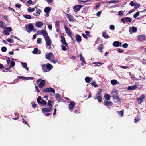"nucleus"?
<instances>
[{"label":"nucleus","mask_w":146,"mask_h":146,"mask_svg":"<svg viewBox=\"0 0 146 146\" xmlns=\"http://www.w3.org/2000/svg\"><path fill=\"white\" fill-rule=\"evenodd\" d=\"M92 79V78L91 79ZM85 81L87 83H89L90 82V81L92 80H90V78L88 77H86V78H85Z\"/></svg>","instance_id":"7c9ffc66"},{"label":"nucleus","mask_w":146,"mask_h":146,"mask_svg":"<svg viewBox=\"0 0 146 146\" xmlns=\"http://www.w3.org/2000/svg\"><path fill=\"white\" fill-rule=\"evenodd\" d=\"M137 37L139 42H143L146 40V36L145 34H141L138 35Z\"/></svg>","instance_id":"39448f33"},{"label":"nucleus","mask_w":146,"mask_h":146,"mask_svg":"<svg viewBox=\"0 0 146 146\" xmlns=\"http://www.w3.org/2000/svg\"><path fill=\"white\" fill-rule=\"evenodd\" d=\"M117 82L116 80H112L111 81V83L113 85H115L117 84Z\"/></svg>","instance_id":"ea45409f"},{"label":"nucleus","mask_w":146,"mask_h":146,"mask_svg":"<svg viewBox=\"0 0 146 146\" xmlns=\"http://www.w3.org/2000/svg\"><path fill=\"white\" fill-rule=\"evenodd\" d=\"M65 29V31L66 33L67 34L68 36H69L70 38L72 40L73 39V38L72 36V33L70 31L69 28H64Z\"/></svg>","instance_id":"9b49d317"},{"label":"nucleus","mask_w":146,"mask_h":146,"mask_svg":"<svg viewBox=\"0 0 146 146\" xmlns=\"http://www.w3.org/2000/svg\"><path fill=\"white\" fill-rule=\"evenodd\" d=\"M43 25V23L41 22H37L36 23V26L38 27H41Z\"/></svg>","instance_id":"4be33fe9"},{"label":"nucleus","mask_w":146,"mask_h":146,"mask_svg":"<svg viewBox=\"0 0 146 146\" xmlns=\"http://www.w3.org/2000/svg\"><path fill=\"white\" fill-rule=\"evenodd\" d=\"M41 12V10L40 9L36 8V12L37 13V15H35V16L39 15Z\"/></svg>","instance_id":"2f4dec72"},{"label":"nucleus","mask_w":146,"mask_h":146,"mask_svg":"<svg viewBox=\"0 0 146 146\" xmlns=\"http://www.w3.org/2000/svg\"><path fill=\"white\" fill-rule=\"evenodd\" d=\"M140 6V5L138 3H136L134 6V8L135 9H137L139 8Z\"/></svg>","instance_id":"3c124183"},{"label":"nucleus","mask_w":146,"mask_h":146,"mask_svg":"<svg viewBox=\"0 0 146 146\" xmlns=\"http://www.w3.org/2000/svg\"><path fill=\"white\" fill-rule=\"evenodd\" d=\"M24 17L27 19H30L31 18V17L29 15H24Z\"/></svg>","instance_id":"de8ad7c7"},{"label":"nucleus","mask_w":146,"mask_h":146,"mask_svg":"<svg viewBox=\"0 0 146 146\" xmlns=\"http://www.w3.org/2000/svg\"><path fill=\"white\" fill-rule=\"evenodd\" d=\"M52 101L49 100L47 103V105L49 108H44L42 109L43 111L48 112L51 111L52 110V105L51 104Z\"/></svg>","instance_id":"f03ea898"},{"label":"nucleus","mask_w":146,"mask_h":146,"mask_svg":"<svg viewBox=\"0 0 146 146\" xmlns=\"http://www.w3.org/2000/svg\"><path fill=\"white\" fill-rule=\"evenodd\" d=\"M43 92H50L54 93L55 92V90L54 89L52 88H46L45 89L43 90Z\"/></svg>","instance_id":"0eeeda50"},{"label":"nucleus","mask_w":146,"mask_h":146,"mask_svg":"<svg viewBox=\"0 0 146 146\" xmlns=\"http://www.w3.org/2000/svg\"><path fill=\"white\" fill-rule=\"evenodd\" d=\"M139 117L138 116L135 119H134V122L135 123H136L137 121H139Z\"/></svg>","instance_id":"5fc2aeb1"},{"label":"nucleus","mask_w":146,"mask_h":146,"mask_svg":"<svg viewBox=\"0 0 146 146\" xmlns=\"http://www.w3.org/2000/svg\"><path fill=\"white\" fill-rule=\"evenodd\" d=\"M33 29L34 28H25V30L28 33H30L32 31Z\"/></svg>","instance_id":"f704fd0d"},{"label":"nucleus","mask_w":146,"mask_h":146,"mask_svg":"<svg viewBox=\"0 0 146 146\" xmlns=\"http://www.w3.org/2000/svg\"><path fill=\"white\" fill-rule=\"evenodd\" d=\"M34 26L33 24H27L25 27H33Z\"/></svg>","instance_id":"a18cd8bd"},{"label":"nucleus","mask_w":146,"mask_h":146,"mask_svg":"<svg viewBox=\"0 0 146 146\" xmlns=\"http://www.w3.org/2000/svg\"><path fill=\"white\" fill-rule=\"evenodd\" d=\"M106 32L103 33L102 36L106 39L108 38L109 36L105 34Z\"/></svg>","instance_id":"58836bf2"},{"label":"nucleus","mask_w":146,"mask_h":146,"mask_svg":"<svg viewBox=\"0 0 146 146\" xmlns=\"http://www.w3.org/2000/svg\"><path fill=\"white\" fill-rule=\"evenodd\" d=\"M46 102L44 101L43 99H42L40 103V104H41L42 106H43L46 104Z\"/></svg>","instance_id":"c85d7f7f"},{"label":"nucleus","mask_w":146,"mask_h":146,"mask_svg":"<svg viewBox=\"0 0 146 146\" xmlns=\"http://www.w3.org/2000/svg\"><path fill=\"white\" fill-rule=\"evenodd\" d=\"M117 51L119 53H122L124 52V50H123L120 48H118L117 50Z\"/></svg>","instance_id":"bf43d9fd"},{"label":"nucleus","mask_w":146,"mask_h":146,"mask_svg":"<svg viewBox=\"0 0 146 146\" xmlns=\"http://www.w3.org/2000/svg\"><path fill=\"white\" fill-rule=\"evenodd\" d=\"M138 86L136 85H134L132 86H129L127 88V89L129 90H131L137 89Z\"/></svg>","instance_id":"ddd939ff"},{"label":"nucleus","mask_w":146,"mask_h":146,"mask_svg":"<svg viewBox=\"0 0 146 146\" xmlns=\"http://www.w3.org/2000/svg\"><path fill=\"white\" fill-rule=\"evenodd\" d=\"M28 11L29 12H32L35 10L34 8H31V7H29L27 9Z\"/></svg>","instance_id":"4c0bfd02"},{"label":"nucleus","mask_w":146,"mask_h":146,"mask_svg":"<svg viewBox=\"0 0 146 146\" xmlns=\"http://www.w3.org/2000/svg\"><path fill=\"white\" fill-rule=\"evenodd\" d=\"M139 15V12H137L136 13L133 15L134 18H136Z\"/></svg>","instance_id":"8fccbe9b"},{"label":"nucleus","mask_w":146,"mask_h":146,"mask_svg":"<svg viewBox=\"0 0 146 146\" xmlns=\"http://www.w3.org/2000/svg\"><path fill=\"white\" fill-rule=\"evenodd\" d=\"M53 68V66L49 63H47L46 64H42V69L43 71L44 72L50 71Z\"/></svg>","instance_id":"f257e3e1"},{"label":"nucleus","mask_w":146,"mask_h":146,"mask_svg":"<svg viewBox=\"0 0 146 146\" xmlns=\"http://www.w3.org/2000/svg\"><path fill=\"white\" fill-rule=\"evenodd\" d=\"M42 40L41 38H38L37 43V44H40L41 43Z\"/></svg>","instance_id":"e2e57ef3"},{"label":"nucleus","mask_w":146,"mask_h":146,"mask_svg":"<svg viewBox=\"0 0 146 146\" xmlns=\"http://www.w3.org/2000/svg\"><path fill=\"white\" fill-rule=\"evenodd\" d=\"M19 79H22L24 80H26V77L24 76H19L17 77V79H15L14 81L15 82H16Z\"/></svg>","instance_id":"5701e85b"},{"label":"nucleus","mask_w":146,"mask_h":146,"mask_svg":"<svg viewBox=\"0 0 146 146\" xmlns=\"http://www.w3.org/2000/svg\"><path fill=\"white\" fill-rule=\"evenodd\" d=\"M15 65V62L14 61H12L10 63V65L9 66L10 68H11V67H14Z\"/></svg>","instance_id":"473e14b6"},{"label":"nucleus","mask_w":146,"mask_h":146,"mask_svg":"<svg viewBox=\"0 0 146 146\" xmlns=\"http://www.w3.org/2000/svg\"><path fill=\"white\" fill-rule=\"evenodd\" d=\"M93 64H99V65H97L96 66H99L101 65H102L103 64V63H102L100 62H94L92 63Z\"/></svg>","instance_id":"49530a36"},{"label":"nucleus","mask_w":146,"mask_h":146,"mask_svg":"<svg viewBox=\"0 0 146 146\" xmlns=\"http://www.w3.org/2000/svg\"><path fill=\"white\" fill-rule=\"evenodd\" d=\"M123 12L122 11H120L119 12L118 15L119 16H122L123 15Z\"/></svg>","instance_id":"69168bd1"},{"label":"nucleus","mask_w":146,"mask_h":146,"mask_svg":"<svg viewBox=\"0 0 146 146\" xmlns=\"http://www.w3.org/2000/svg\"><path fill=\"white\" fill-rule=\"evenodd\" d=\"M75 38L77 42L80 43L82 41V38L81 36L78 34H77L75 36Z\"/></svg>","instance_id":"dca6fc26"},{"label":"nucleus","mask_w":146,"mask_h":146,"mask_svg":"<svg viewBox=\"0 0 146 146\" xmlns=\"http://www.w3.org/2000/svg\"><path fill=\"white\" fill-rule=\"evenodd\" d=\"M122 43L121 42L117 41H115L113 42V45L115 47H121L122 46Z\"/></svg>","instance_id":"9d476101"},{"label":"nucleus","mask_w":146,"mask_h":146,"mask_svg":"<svg viewBox=\"0 0 146 146\" xmlns=\"http://www.w3.org/2000/svg\"><path fill=\"white\" fill-rule=\"evenodd\" d=\"M145 97V95L143 94H142L139 98H137V100L139 104H140L143 101V100L144 99Z\"/></svg>","instance_id":"6e6552de"},{"label":"nucleus","mask_w":146,"mask_h":146,"mask_svg":"<svg viewBox=\"0 0 146 146\" xmlns=\"http://www.w3.org/2000/svg\"><path fill=\"white\" fill-rule=\"evenodd\" d=\"M41 97L40 96H38L37 98V102L39 103L40 104L41 102Z\"/></svg>","instance_id":"09e8293b"},{"label":"nucleus","mask_w":146,"mask_h":146,"mask_svg":"<svg viewBox=\"0 0 146 146\" xmlns=\"http://www.w3.org/2000/svg\"><path fill=\"white\" fill-rule=\"evenodd\" d=\"M117 113L121 116V117L123 116L124 113L123 110H122L120 111H117Z\"/></svg>","instance_id":"72a5a7b5"},{"label":"nucleus","mask_w":146,"mask_h":146,"mask_svg":"<svg viewBox=\"0 0 146 146\" xmlns=\"http://www.w3.org/2000/svg\"><path fill=\"white\" fill-rule=\"evenodd\" d=\"M51 10V8L49 7H46L44 9L45 12L47 13H48Z\"/></svg>","instance_id":"c756f323"},{"label":"nucleus","mask_w":146,"mask_h":146,"mask_svg":"<svg viewBox=\"0 0 146 146\" xmlns=\"http://www.w3.org/2000/svg\"><path fill=\"white\" fill-rule=\"evenodd\" d=\"M66 17L68 19L69 21H73L72 17L71 15L66 14Z\"/></svg>","instance_id":"b1692460"},{"label":"nucleus","mask_w":146,"mask_h":146,"mask_svg":"<svg viewBox=\"0 0 146 146\" xmlns=\"http://www.w3.org/2000/svg\"><path fill=\"white\" fill-rule=\"evenodd\" d=\"M119 1L118 0H113L109 2H106V3H117Z\"/></svg>","instance_id":"c9c22d12"},{"label":"nucleus","mask_w":146,"mask_h":146,"mask_svg":"<svg viewBox=\"0 0 146 146\" xmlns=\"http://www.w3.org/2000/svg\"><path fill=\"white\" fill-rule=\"evenodd\" d=\"M3 33H4L6 35H9V33L6 29V30L3 31Z\"/></svg>","instance_id":"79ce46f5"},{"label":"nucleus","mask_w":146,"mask_h":146,"mask_svg":"<svg viewBox=\"0 0 146 146\" xmlns=\"http://www.w3.org/2000/svg\"><path fill=\"white\" fill-rule=\"evenodd\" d=\"M50 60L52 62L55 64L56 63L57 61L56 59H55L54 56L53 55V56H52L50 59Z\"/></svg>","instance_id":"412c9836"},{"label":"nucleus","mask_w":146,"mask_h":146,"mask_svg":"<svg viewBox=\"0 0 146 146\" xmlns=\"http://www.w3.org/2000/svg\"><path fill=\"white\" fill-rule=\"evenodd\" d=\"M44 38L45 40L46 47L48 48V49H50L51 48V40L49 38L48 35L44 37Z\"/></svg>","instance_id":"7ed1b4c3"},{"label":"nucleus","mask_w":146,"mask_h":146,"mask_svg":"<svg viewBox=\"0 0 146 146\" xmlns=\"http://www.w3.org/2000/svg\"><path fill=\"white\" fill-rule=\"evenodd\" d=\"M128 46V44L127 43H124L122 45L123 47L125 48H127Z\"/></svg>","instance_id":"052dcab7"},{"label":"nucleus","mask_w":146,"mask_h":146,"mask_svg":"<svg viewBox=\"0 0 146 146\" xmlns=\"http://www.w3.org/2000/svg\"><path fill=\"white\" fill-rule=\"evenodd\" d=\"M7 42L10 43H12L13 42V40L11 38H9L7 39Z\"/></svg>","instance_id":"680f3d73"},{"label":"nucleus","mask_w":146,"mask_h":146,"mask_svg":"<svg viewBox=\"0 0 146 146\" xmlns=\"http://www.w3.org/2000/svg\"><path fill=\"white\" fill-rule=\"evenodd\" d=\"M37 34L40 35H42L44 37L48 35L47 31L44 30H39L37 31Z\"/></svg>","instance_id":"423d86ee"},{"label":"nucleus","mask_w":146,"mask_h":146,"mask_svg":"<svg viewBox=\"0 0 146 146\" xmlns=\"http://www.w3.org/2000/svg\"><path fill=\"white\" fill-rule=\"evenodd\" d=\"M7 50V48L5 47H2L1 48V50L3 52H5Z\"/></svg>","instance_id":"37998d69"},{"label":"nucleus","mask_w":146,"mask_h":146,"mask_svg":"<svg viewBox=\"0 0 146 146\" xmlns=\"http://www.w3.org/2000/svg\"><path fill=\"white\" fill-rule=\"evenodd\" d=\"M103 44H101L99 46H98V49L100 51L101 53L103 52L102 49H103Z\"/></svg>","instance_id":"bb28decb"},{"label":"nucleus","mask_w":146,"mask_h":146,"mask_svg":"<svg viewBox=\"0 0 146 146\" xmlns=\"http://www.w3.org/2000/svg\"><path fill=\"white\" fill-rule=\"evenodd\" d=\"M85 33L89 37H90L91 36V35L90 34V32L88 31H85Z\"/></svg>","instance_id":"603ef678"},{"label":"nucleus","mask_w":146,"mask_h":146,"mask_svg":"<svg viewBox=\"0 0 146 146\" xmlns=\"http://www.w3.org/2000/svg\"><path fill=\"white\" fill-rule=\"evenodd\" d=\"M82 7L81 5H77L73 7V9L75 12H76L79 11Z\"/></svg>","instance_id":"f8f14e48"},{"label":"nucleus","mask_w":146,"mask_h":146,"mask_svg":"<svg viewBox=\"0 0 146 146\" xmlns=\"http://www.w3.org/2000/svg\"><path fill=\"white\" fill-rule=\"evenodd\" d=\"M53 56V54L51 53H48L45 56V58L46 59H50L51 56Z\"/></svg>","instance_id":"a211bd4d"},{"label":"nucleus","mask_w":146,"mask_h":146,"mask_svg":"<svg viewBox=\"0 0 146 146\" xmlns=\"http://www.w3.org/2000/svg\"><path fill=\"white\" fill-rule=\"evenodd\" d=\"M137 28H130L129 29V32L130 34H132L133 33H135L137 32Z\"/></svg>","instance_id":"6ab92c4d"},{"label":"nucleus","mask_w":146,"mask_h":146,"mask_svg":"<svg viewBox=\"0 0 146 146\" xmlns=\"http://www.w3.org/2000/svg\"><path fill=\"white\" fill-rule=\"evenodd\" d=\"M91 85L94 87H97L98 86L96 84V82L94 81H92L91 83Z\"/></svg>","instance_id":"c03bdc74"},{"label":"nucleus","mask_w":146,"mask_h":146,"mask_svg":"<svg viewBox=\"0 0 146 146\" xmlns=\"http://www.w3.org/2000/svg\"><path fill=\"white\" fill-rule=\"evenodd\" d=\"M104 98L107 101L109 100L110 99V96L108 94H105L104 95Z\"/></svg>","instance_id":"aec40b11"},{"label":"nucleus","mask_w":146,"mask_h":146,"mask_svg":"<svg viewBox=\"0 0 146 146\" xmlns=\"http://www.w3.org/2000/svg\"><path fill=\"white\" fill-rule=\"evenodd\" d=\"M82 36L84 38H85L86 39H88V38L87 36L84 33H82Z\"/></svg>","instance_id":"6e6d98bb"},{"label":"nucleus","mask_w":146,"mask_h":146,"mask_svg":"<svg viewBox=\"0 0 146 146\" xmlns=\"http://www.w3.org/2000/svg\"><path fill=\"white\" fill-rule=\"evenodd\" d=\"M75 103L74 102H71L70 103L69 106V108L70 110L72 111V110H73V108L74 107Z\"/></svg>","instance_id":"2eb2a0df"},{"label":"nucleus","mask_w":146,"mask_h":146,"mask_svg":"<svg viewBox=\"0 0 146 146\" xmlns=\"http://www.w3.org/2000/svg\"><path fill=\"white\" fill-rule=\"evenodd\" d=\"M38 52V50L37 48H35L33 51H32V53L33 54H36Z\"/></svg>","instance_id":"e433bc0d"},{"label":"nucleus","mask_w":146,"mask_h":146,"mask_svg":"<svg viewBox=\"0 0 146 146\" xmlns=\"http://www.w3.org/2000/svg\"><path fill=\"white\" fill-rule=\"evenodd\" d=\"M121 20L123 23L126 22L127 23L131 22L132 21V19L131 18L127 17L123 18L121 19Z\"/></svg>","instance_id":"1a4fd4ad"},{"label":"nucleus","mask_w":146,"mask_h":146,"mask_svg":"<svg viewBox=\"0 0 146 146\" xmlns=\"http://www.w3.org/2000/svg\"><path fill=\"white\" fill-rule=\"evenodd\" d=\"M94 99H97L99 102H101L102 101V98L101 96L96 95Z\"/></svg>","instance_id":"a878e982"},{"label":"nucleus","mask_w":146,"mask_h":146,"mask_svg":"<svg viewBox=\"0 0 146 146\" xmlns=\"http://www.w3.org/2000/svg\"><path fill=\"white\" fill-rule=\"evenodd\" d=\"M32 106L34 108H35L36 107V104L34 102H33L32 103Z\"/></svg>","instance_id":"13d9d810"},{"label":"nucleus","mask_w":146,"mask_h":146,"mask_svg":"<svg viewBox=\"0 0 146 146\" xmlns=\"http://www.w3.org/2000/svg\"><path fill=\"white\" fill-rule=\"evenodd\" d=\"M5 23L2 21H0V27H5Z\"/></svg>","instance_id":"864d4df0"},{"label":"nucleus","mask_w":146,"mask_h":146,"mask_svg":"<svg viewBox=\"0 0 146 146\" xmlns=\"http://www.w3.org/2000/svg\"><path fill=\"white\" fill-rule=\"evenodd\" d=\"M120 67L123 69H126L128 68L129 66H121Z\"/></svg>","instance_id":"0e129e2a"},{"label":"nucleus","mask_w":146,"mask_h":146,"mask_svg":"<svg viewBox=\"0 0 146 146\" xmlns=\"http://www.w3.org/2000/svg\"><path fill=\"white\" fill-rule=\"evenodd\" d=\"M135 4L136 3H135L133 1H131L130 3V5L132 6H134Z\"/></svg>","instance_id":"774afa93"},{"label":"nucleus","mask_w":146,"mask_h":146,"mask_svg":"<svg viewBox=\"0 0 146 146\" xmlns=\"http://www.w3.org/2000/svg\"><path fill=\"white\" fill-rule=\"evenodd\" d=\"M102 89H99L98 91L97 92L96 95L100 96L101 94V93L102 92Z\"/></svg>","instance_id":"a19ab883"},{"label":"nucleus","mask_w":146,"mask_h":146,"mask_svg":"<svg viewBox=\"0 0 146 146\" xmlns=\"http://www.w3.org/2000/svg\"><path fill=\"white\" fill-rule=\"evenodd\" d=\"M61 41L62 44H64V36H62V35L61 36Z\"/></svg>","instance_id":"4d7b16f0"},{"label":"nucleus","mask_w":146,"mask_h":146,"mask_svg":"<svg viewBox=\"0 0 146 146\" xmlns=\"http://www.w3.org/2000/svg\"><path fill=\"white\" fill-rule=\"evenodd\" d=\"M40 82L38 86L40 88H42L44 86L45 84V81L40 78L37 80L36 82L37 83H38Z\"/></svg>","instance_id":"20e7f679"},{"label":"nucleus","mask_w":146,"mask_h":146,"mask_svg":"<svg viewBox=\"0 0 146 146\" xmlns=\"http://www.w3.org/2000/svg\"><path fill=\"white\" fill-rule=\"evenodd\" d=\"M34 79V78L33 77H26V80H28L29 79L33 80Z\"/></svg>","instance_id":"338daca9"},{"label":"nucleus","mask_w":146,"mask_h":146,"mask_svg":"<svg viewBox=\"0 0 146 146\" xmlns=\"http://www.w3.org/2000/svg\"><path fill=\"white\" fill-rule=\"evenodd\" d=\"M104 105L107 106H111L113 105V102L111 101H105L104 103Z\"/></svg>","instance_id":"4468645a"},{"label":"nucleus","mask_w":146,"mask_h":146,"mask_svg":"<svg viewBox=\"0 0 146 146\" xmlns=\"http://www.w3.org/2000/svg\"><path fill=\"white\" fill-rule=\"evenodd\" d=\"M113 97L114 99H116L119 102H121V98L120 97L116 96H113Z\"/></svg>","instance_id":"cd10ccee"},{"label":"nucleus","mask_w":146,"mask_h":146,"mask_svg":"<svg viewBox=\"0 0 146 146\" xmlns=\"http://www.w3.org/2000/svg\"><path fill=\"white\" fill-rule=\"evenodd\" d=\"M21 64L22 66L26 69L27 71L29 70V68L27 67V65L26 63H23V62H21Z\"/></svg>","instance_id":"393cba45"},{"label":"nucleus","mask_w":146,"mask_h":146,"mask_svg":"<svg viewBox=\"0 0 146 146\" xmlns=\"http://www.w3.org/2000/svg\"><path fill=\"white\" fill-rule=\"evenodd\" d=\"M80 60L82 62L81 64L83 66L86 63V61L84 57L82 56L81 54H80Z\"/></svg>","instance_id":"f3484780"}]
</instances>
